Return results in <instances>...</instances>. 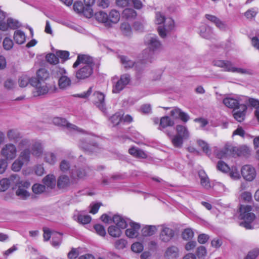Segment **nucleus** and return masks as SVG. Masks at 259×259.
<instances>
[{"label": "nucleus", "instance_id": "4be33fe9", "mask_svg": "<svg viewBox=\"0 0 259 259\" xmlns=\"http://www.w3.org/2000/svg\"><path fill=\"white\" fill-rule=\"evenodd\" d=\"M232 151V147L226 144L223 148L215 152L216 156L220 159L224 158L230 155Z\"/></svg>", "mask_w": 259, "mask_h": 259}, {"label": "nucleus", "instance_id": "f257e3e1", "mask_svg": "<svg viewBox=\"0 0 259 259\" xmlns=\"http://www.w3.org/2000/svg\"><path fill=\"white\" fill-rule=\"evenodd\" d=\"M155 23L157 25L163 24V26H159L157 28L158 34L161 38H165L175 26L174 21L171 18H165L163 14L159 12L155 14Z\"/></svg>", "mask_w": 259, "mask_h": 259}, {"label": "nucleus", "instance_id": "473e14b6", "mask_svg": "<svg viewBox=\"0 0 259 259\" xmlns=\"http://www.w3.org/2000/svg\"><path fill=\"white\" fill-rule=\"evenodd\" d=\"M157 230V227L153 225H147L144 227L141 233L144 236H151L153 235Z\"/></svg>", "mask_w": 259, "mask_h": 259}, {"label": "nucleus", "instance_id": "a211bd4d", "mask_svg": "<svg viewBox=\"0 0 259 259\" xmlns=\"http://www.w3.org/2000/svg\"><path fill=\"white\" fill-rule=\"evenodd\" d=\"M112 221L117 227L121 229H123L127 227V224H128L131 220L125 219L121 215L116 214L113 217Z\"/></svg>", "mask_w": 259, "mask_h": 259}, {"label": "nucleus", "instance_id": "37998d69", "mask_svg": "<svg viewBox=\"0 0 259 259\" xmlns=\"http://www.w3.org/2000/svg\"><path fill=\"white\" fill-rule=\"evenodd\" d=\"M137 15L136 11L132 8H126L122 12V17L128 20L135 19Z\"/></svg>", "mask_w": 259, "mask_h": 259}, {"label": "nucleus", "instance_id": "3c124183", "mask_svg": "<svg viewBox=\"0 0 259 259\" xmlns=\"http://www.w3.org/2000/svg\"><path fill=\"white\" fill-rule=\"evenodd\" d=\"M122 113H116L111 117L110 121L114 125H118L120 122H122Z\"/></svg>", "mask_w": 259, "mask_h": 259}, {"label": "nucleus", "instance_id": "bb28decb", "mask_svg": "<svg viewBox=\"0 0 259 259\" xmlns=\"http://www.w3.org/2000/svg\"><path fill=\"white\" fill-rule=\"evenodd\" d=\"M199 177L200 180L201 185L206 189L211 188L209 180L206 174L203 170H200L198 172Z\"/></svg>", "mask_w": 259, "mask_h": 259}, {"label": "nucleus", "instance_id": "4d7b16f0", "mask_svg": "<svg viewBox=\"0 0 259 259\" xmlns=\"http://www.w3.org/2000/svg\"><path fill=\"white\" fill-rule=\"evenodd\" d=\"M182 238L186 240L191 239L194 236V232L192 229L187 228L184 230L182 234Z\"/></svg>", "mask_w": 259, "mask_h": 259}, {"label": "nucleus", "instance_id": "c9c22d12", "mask_svg": "<svg viewBox=\"0 0 259 259\" xmlns=\"http://www.w3.org/2000/svg\"><path fill=\"white\" fill-rule=\"evenodd\" d=\"M14 39L18 44H23L26 40L25 33L20 30H16L14 34Z\"/></svg>", "mask_w": 259, "mask_h": 259}, {"label": "nucleus", "instance_id": "aec40b11", "mask_svg": "<svg viewBox=\"0 0 259 259\" xmlns=\"http://www.w3.org/2000/svg\"><path fill=\"white\" fill-rule=\"evenodd\" d=\"M120 16L119 12L115 9L112 10L108 15L107 26L111 27L112 24L117 23L120 20Z\"/></svg>", "mask_w": 259, "mask_h": 259}, {"label": "nucleus", "instance_id": "680f3d73", "mask_svg": "<svg viewBox=\"0 0 259 259\" xmlns=\"http://www.w3.org/2000/svg\"><path fill=\"white\" fill-rule=\"evenodd\" d=\"M47 62L52 64H57L59 63V59L57 55L54 54H49L46 56Z\"/></svg>", "mask_w": 259, "mask_h": 259}, {"label": "nucleus", "instance_id": "603ef678", "mask_svg": "<svg viewBox=\"0 0 259 259\" xmlns=\"http://www.w3.org/2000/svg\"><path fill=\"white\" fill-rule=\"evenodd\" d=\"M32 191L36 194H39L44 192L46 190L45 185L40 184H35L32 187Z\"/></svg>", "mask_w": 259, "mask_h": 259}, {"label": "nucleus", "instance_id": "f3484780", "mask_svg": "<svg viewBox=\"0 0 259 259\" xmlns=\"http://www.w3.org/2000/svg\"><path fill=\"white\" fill-rule=\"evenodd\" d=\"M53 122L54 124L58 126H67V128L76 131L77 132H81V130L78 128L75 125L68 123L66 120L64 118L56 117H54L53 119Z\"/></svg>", "mask_w": 259, "mask_h": 259}, {"label": "nucleus", "instance_id": "0e129e2a", "mask_svg": "<svg viewBox=\"0 0 259 259\" xmlns=\"http://www.w3.org/2000/svg\"><path fill=\"white\" fill-rule=\"evenodd\" d=\"M126 85L122 83L119 80L113 86L112 92L113 93H118L122 91Z\"/></svg>", "mask_w": 259, "mask_h": 259}, {"label": "nucleus", "instance_id": "cd10ccee", "mask_svg": "<svg viewBox=\"0 0 259 259\" xmlns=\"http://www.w3.org/2000/svg\"><path fill=\"white\" fill-rule=\"evenodd\" d=\"M167 259H175L179 256V249L175 246L168 247L164 254Z\"/></svg>", "mask_w": 259, "mask_h": 259}, {"label": "nucleus", "instance_id": "6ab92c4d", "mask_svg": "<svg viewBox=\"0 0 259 259\" xmlns=\"http://www.w3.org/2000/svg\"><path fill=\"white\" fill-rule=\"evenodd\" d=\"M19 180V178L17 175H13L11 176L10 179L5 178L0 181V191L4 192L7 190L10 185V181L14 182L16 180V182Z\"/></svg>", "mask_w": 259, "mask_h": 259}, {"label": "nucleus", "instance_id": "052dcab7", "mask_svg": "<svg viewBox=\"0 0 259 259\" xmlns=\"http://www.w3.org/2000/svg\"><path fill=\"white\" fill-rule=\"evenodd\" d=\"M24 164L21 161L17 158L12 164V170L14 171H19Z\"/></svg>", "mask_w": 259, "mask_h": 259}, {"label": "nucleus", "instance_id": "c85d7f7f", "mask_svg": "<svg viewBox=\"0 0 259 259\" xmlns=\"http://www.w3.org/2000/svg\"><path fill=\"white\" fill-rule=\"evenodd\" d=\"M44 161L48 164L53 165L57 161V155L52 152H47L44 155Z\"/></svg>", "mask_w": 259, "mask_h": 259}, {"label": "nucleus", "instance_id": "2eb2a0df", "mask_svg": "<svg viewBox=\"0 0 259 259\" xmlns=\"http://www.w3.org/2000/svg\"><path fill=\"white\" fill-rule=\"evenodd\" d=\"M21 26L20 23L16 20L10 18L7 19V23L2 21L0 23V30L2 31H6L8 28L15 29Z\"/></svg>", "mask_w": 259, "mask_h": 259}, {"label": "nucleus", "instance_id": "f03ea898", "mask_svg": "<svg viewBox=\"0 0 259 259\" xmlns=\"http://www.w3.org/2000/svg\"><path fill=\"white\" fill-rule=\"evenodd\" d=\"M145 44L147 49L143 52V58L146 60H150L156 51L162 48V44L158 37L155 35L147 36L145 39Z\"/></svg>", "mask_w": 259, "mask_h": 259}, {"label": "nucleus", "instance_id": "ddd939ff", "mask_svg": "<svg viewBox=\"0 0 259 259\" xmlns=\"http://www.w3.org/2000/svg\"><path fill=\"white\" fill-rule=\"evenodd\" d=\"M93 72V67L90 65L80 66L76 72V77L78 79H84L90 77Z\"/></svg>", "mask_w": 259, "mask_h": 259}, {"label": "nucleus", "instance_id": "2f4dec72", "mask_svg": "<svg viewBox=\"0 0 259 259\" xmlns=\"http://www.w3.org/2000/svg\"><path fill=\"white\" fill-rule=\"evenodd\" d=\"M205 17L207 20L214 23L219 29H224L226 28V25L215 16L206 14Z\"/></svg>", "mask_w": 259, "mask_h": 259}, {"label": "nucleus", "instance_id": "ea45409f", "mask_svg": "<svg viewBox=\"0 0 259 259\" xmlns=\"http://www.w3.org/2000/svg\"><path fill=\"white\" fill-rule=\"evenodd\" d=\"M200 35L206 39H211L213 36V32L209 27L202 26L200 31Z\"/></svg>", "mask_w": 259, "mask_h": 259}, {"label": "nucleus", "instance_id": "bf43d9fd", "mask_svg": "<svg viewBox=\"0 0 259 259\" xmlns=\"http://www.w3.org/2000/svg\"><path fill=\"white\" fill-rule=\"evenodd\" d=\"M30 145L31 142L29 140L27 139H23L19 142L18 147L20 149H28V147Z\"/></svg>", "mask_w": 259, "mask_h": 259}, {"label": "nucleus", "instance_id": "412c9836", "mask_svg": "<svg viewBox=\"0 0 259 259\" xmlns=\"http://www.w3.org/2000/svg\"><path fill=\"white\" fill-rule=\"evenodd\" d=\"M57 187L60 189L69 187L71 184V181L68 176L62 175L60 176L57 180Z\"/></svg>", "mask_w": 259, "mask_h": 259}, {"label": "nucleus", "instance_id": "79ce46f5", "mask_svg": "<svg viewBox=\"0 0 259 259\" xmlns=\"http://www.w3.org/2000/svg\"><path fill=\"white\" fill-rule=\"evenodd\" d=\"M108 232L110 236L115 238L119 237L122 234L121 229L112 225L108 228Z\"/></svg>", "mask_w": 259, "mask_h": 259}, {"label": "nucleus", "instance_id": "7c9ffc66", "mask_svg": "<svg viewBox=\"0 0 259 259\" xmlns=\"http://www.w3.org/2000/svg\"><path fill=\"white\" fill-rule=\"evenodd\" d=\"M174 124V121L169 116H165L161 118L158 128L162 130L168 126H172Z\"/></svg>", "mask_w": 259, "mask_h": 259}, {"label": "nucleus", "instance_id": "de8ad7c7", "mask_svg": "<svg viewBox=\"0 0 259 259\" xmlns=\"http://www.w3.org/2000/svg\"><path fill=\"white\" fill-rule=\"evenodd\" d=\"M197 143L199 146L201 147L202 151L207 155L210 156L211 154V149L209 145L204 141L202 140H198Z\"/></svg>", "mask_w": 259, "mask_h": 259}, {"label": "nucleus", "instance_id": "69168bd1", "mask_svg": "<svg viewBox=\"0 0 259 259\" xmlns=\"http://www.w3.org/2000/svg\"><path fill=\"white\" fill-rule=\"evenodd\" d=\"M143 244L138 242L133 243L131 246L132 250L136 253L141 252L143 251Z\"/></svg>", "mask_w": 259, "mask_h": 259}, {"label": "nucleus", "instance_id": "f704fd0d", "mask_svg": "<svg viewBox=\"0 0 259 259\" xmlns=\"http://www.w3.org/2000/svg\"><path fill=\"white\" fill-rule=\"evenodd\" d=\"M128 152L136 158H146L147 157V155L144 151L135 147L130 148Z\"/></svg>", "mask_w": 259, "mask_h": 259}, {"label": "nucleus", "instance_id": "c756f323", "mask_svg": "<svg viewBox=\"0 0 259 259\" xmlns=\"http://www.w3.org/2000/svg\"><path fill=\"white\" fill-rule=\"evenodd\" d=\"M176 135L181 137L185 140L188 139L189 137L190 134L187 128L182 125H178L176 126Z\"/></svg>", "mask_w": 259, "mask_h": 259}, {"label": "nucleus", "instance_id": "6e6552de", "mask_svg": "<svg viewBox=\"0 0 259 259\" xmlns=\"http://www.w3.org/2000/svg\"><path fill=\"white\" fill-rule=\"evenodd\" d=\"M18 181L17 182H16L18 187L16 194L20 198L26 199L30 195L29 192L27 191V189L30 187V184L28 181H21L18 183Z\"/></svg>", "mask_w": 259, "mask_h": 259}, {"label": "nucleus", "instance_id": "338daca9", "mask_svg": "<svg viewBox=\"0 0 259 259\" xmlns=\"http://www.w3.org/2000/svg\"><path fill=\"white\" fill-rule=\"evenodd\" d=\"M13 42L12 40L8 37H6L3 41L4 48L6 50H11L13 47Z\"/></svg>", "mask_w": 259, "mask_h": 259}, {"label": "nucleus", "instance_id": "dca6fc26", "mask_svg": "<svg viewBox=\"0 0 259 259\" xmlns=\"http://www.w3.org/2000/svg\"><path fill=\"white\" fill-rule=\"evenodd\" d=\"M128 224L130 228L125 231L126 236L131 238L136 237L138 235V232L141 227L140 225L132 221Z\"/></svg>", "mask_w": 259, "mask_h": 259}, {"label": "nucleus", "instance_id": "864d4df0", "mask_svg": "<svg viewBox=\"0 0 259 259\" xmlns=\"http://www.w3.org/2000/svg\"><path fill=\"white\" fill-rule=\"evenodd\" d=\"M127 241L124 239H119L116 240L114 243V246L117 249H123L126 247Z\"/></svg>", "mask_w": 259, "mask_h": 259}, {"label": "nucleus", "instance_id": "9b49d317", "mask_svg": "<svg viewBox=\"0 0 259 259\" xmlns=\"http://www.w3.org/2000/svg\"><path fill=\"white\" fill-rule=\"evenodd\" d=\"M160 227H161V231L159 234L160 239L164 242L169 241L174 236V231L164 225H161Z\"/></svg>", "mask_w": 259, "mask_h": 259}, {"label": "nucleus", "instance_id": "a19ab883", "mask_svg": "<svg viewBox=\"0 0 259 259\" xmlns=\"http://www.w3.org/2000/svg\"><path fill=\"white\" fill-rule=\"evenodd\" d=\"M184 139L176 135L171 136V142L175 148L180 149L183 147Z\"/></svg>", "mask_w": 259, "mask_h": 259}, {"label": "nucleus", "instance_id": "13d9d810", "mask_svg": "<svg viewBox=\"0 0 259 259\" xmlns=\"http://www.w3.org/2000/svg\"><path fill=\"white\" fill-rule=\"evenodd\" d=\"M77 221L82 224H87L91 222V217L89 215L79 214L77 216Z\"/></svg>", "mask_w": 259, "mask_h": 259}, {"label": "nucleus", "instance_id": "58836bf2", "mask_svg": "<svg viewBox=\"0 0 259 259\" xmlns=\"http://www.w3.org/2000/svg\"><path fill=\"white\" fill-rule=\"evenodd\" d=\"M32 78L26 74L22 75L18 79V82L19 87L21 88L26 87L29 83L31 85Z\"/></svg>", "mask_w": 259, "mask_h": 259}, {"label": "nucleus", "instance_id": "e433bc0d", "mask_svg": "<svg viewBox=\"0 0 259 259\" xmlns=\"http://www.w3.org/2000/svg\"><path fill=\"white\" fill-rule=\"evenodd\" d=\"M88 175V171L84 169L78 168L71 171V177L73 179H83Z\"/></svg>", "mask_w": 259, "mask_h": 259}, {"label": "nucleus", "instance_id": "393cba45", "mask_svg": "<svg viewBox=\"0 0 259 259\" xmlns=\"http://www.w3.org/2000/svg\"><path fill=\"white\" fill-rule=\"evenodd\" d=\"M223 103L228 108L235 109L239 107V99L226 97L223 99Z\"/></svg>", "mask_w": 259, "mask_h": 259}, {"label": "nucleus", "instance_id": "c03bdc74", "mask_svg": "<svg viewBox=\"0 0 259 259\" xmlns=\"http://www.w3.org/2000/svg\"><path fill=\"white\" fill-rule=\"evenodd\" d=\"M95 16L98 21L104 23L106 26H107L108 14L106 13L103 11H100L96 13Z\"/></svg>", "mask_w": 259, "mask_h": 259}, {"label": "nucleus", "instance_id": "a18cd8bd", "mask_svg": "<svg viewBox=\"0 0 259 259\" xmlns=\"http://www.w3.org/2000/svg\"><path fill=\"white\" fill-rule=\"evenodd\" d=\"M49 71L45 69L41 68L39 69L37 72V79L40 80V81H42L47 79L49 77Z\"/></svg>", "mask_w": 259, "mask_h": 259}, {"label": "nucleus", "instance_id": "9d476101", "mask_svg": "<svg viewBox=\"0 0 259 259\" xmlns=\"http://www.w3.org/2000/svg\"><path fill=\"white\" fill-rule=\"evenodd\" d=\"M92 102L100 110L104 111L106 109L105 95L100 92H95L92 96Z\"/></svg>", "mask_w": 259, "mask_h": 259}, {"label": "nucleus", "instance_id": "7ed1b4c3", "mask_svg": "<svg viewBox=\"0 0 259 259\" xmlns=\"http://www.w3.org/2000/svg\"><path fill=\"white\" fill-rule=\"evenodd\" d=\"M251 210L252 207L248 205H241L239 208V219L243 220L240 223V226L244 227L246 229L253 228L251 224L255 220V215L251 212Z\"/></svg>", "mask_w": 259, "mask_h": 259}, {"label": "nucleus", "instance_id": "a878e982", "mask_svg": "<svg viewBox=\"0 0 259 259\" xmlns=\"http://www.w3.org/2000/svg\"><path fill=\"white\" fill-rule=\"evenodd\" d=\"M43 183L45 187L47 186L50 189H54L56 185V179L54 175L49 174L43 179Z\"/></svg>", "mask_w": 259, "mask_h": 259}, {"label": "nucleus", "instance_id": "09e8293b", "mask_svg": "<svg viewBox=\"0 0 259 259\" xmlns=\"http://www.w3.org/2000/svg\"><path fill=\"white\" fill-rule=\"evenodd\" d=\"M120 29L122 34L125 36H130L132 33L131 26L127 23H122L120 26Z\"/></svg>", "mask_w": 259, "mask_h": 259}, {"label": "nucleus", "instance_id": "49530a36", "mask_svg": "<svg viewBox=\"0 0 259 259\" xmlns=\"http://www.w3.org/2000/svg\"><path fill=\"white\" fill-rule=\"evenodd\" d=\"M119 58L120 59V62L123 65L124 68H131L134 66L135 64V62L134 61L130 60L128 57L126 56H119Z\"/></svg>", "mask_w": 259, "mask_h": 259}, {"label": "nucleus", "instance_id": "4c0bfd02", "mask_svg": "<svg viewBox=\"0 0 259 259\" xmlns=\"http://www.w3.org/2000/svg\"><path fill=\"white\" fill-rule=\"evenodd\" d=\"M30 153L31 152L29 149H24L20 152L18 158L24 164H27L30 161Z\"/></svg>", "mask_w": 259, "mask_h": 259}, {"label": "nucleus", "instance_id": "39448f33", "mask_svg": "<svg viewBox=\"0 0 259 259\" xmlns=\"http://www.w3.org/2000/svg\"><path fill=\"white\" fill-rule=\"evenodd\" d=\"M214 65L223 68L224 71L236 72L239 74H247L249 72L246 69L234 67L232 63L229 61H215L214 62Z\"/></svg>", "mask_w": 259, "mask_h": 259}, {"label": "nucleus", "instance_id": "e2e57ef3", "mask_svg": "<svg viewBox=\"0 0 259 259\" xmlns=\"http://www.w3.org/2000/svg\"><path fill=\"white\" fill-rule=\"evenodd\" d=\"M217 168L223 172H227L230 170L229 166L223 161H219L218 162Z\"/></svg>", "mask_w": 259, "mask_h": 259}, {"label": "nucleus", "instance_id": "423d86ee", "mask_svg": "<svg viewBox=\"0 0 259 259\" xmlns=\"http://www.w3.org/2000/svg\"><path fill=\"white\" fill-rule=\"evenodd\" d=\"M31 85L34 87L32 94L34 97L45 95L49 91V88L47 83L44 81L37 80L36 78H32Z\"/></svg>", "mask_w": 259, "mask_h": 259}, {"label": "nucleus", "instance_id": "8fccbe9b", "mask_svg": "<svg viewBox=\"0 0 259 259\" xmlns=\"http://www.w3.org/2000/svg\"><path fill=\"white\" fill-rule=\"evenodd\" d=\"M62 235L58 232L53 233L52 244L54 247L58 246L61 242Z\"/></svg>", "mask_w": 259, "mask_h": 259}, {"label": "nucleus", "instance_id": "20e7f679", "mask_svg": "<svg viewBox=\"0 0 259 259\" xmlns=\"http://www.w3.org/2000/svg\"><path fill=\"white\" fill-rule=\"evenodd\" d=\"M53 71L58 78V85L59 89L61 90L68 89L71 85L72 81L67 75L66 70L63 68L56 67Z\"/></svg>", "mask_w": 259, "mask_h": 259}, {"label": "nucleus", "instance_id": "5fc2aeb1", "mask_svg": "<svg viewBox=\"0 0 259 259\" xmlns=\"http://www.w3.org/2000/svg\"><path fill=\"white\" fill-rule=\"evenodd\" d=\"M259 255V248H255L250 250L244 259H256Z\"/></svg>", "mask_w": 259, "mask_h": 259}, {"label": "nucleus", "instance_id": "5701e85b", "mask_svg": "<svg viewBox=\"0 0 259 259\" xmlns=\"http://www.w3.org/2000/svg\"><path fill=\"white\" fill-rule=\"evenodd\" d=\"M44 147L40 142L37 141L32 144L30 152L35 157H40L43 153Z\"/></svg>", "mask_w": 259, "mask_h": 259}, {"label": "nucleus", "instance_id": "72a5a7b5", "mask_svg": "<svg viewBox=\"0 0 259 259\" xmlns=\"http://www.w3.org/2000/svg\"><path fill=\"white\" fill-rule=\"evenodd\" d=\"M7 136L9 141H16L21 137V134L17 129H10L7 133Z\"/></svg>", "mask_w": 259, "mask_h": 259}, {"label": "nucleus", "instance_id": "6e6d98bb", "mask_svg": "<svg viewBox=\"0 0 259 259\" xmlns=\"http://www.w3.org/2000/svg\"><path fill=\"white\" fill-rule=\"evenodd\" d=\"M4 87L8 90H13L16 86L15 80L11 78H8L4 82Z\"/></svg>", "mask_w": 259, "mask_h": 259}, {"label": "nucleus", "instance_id": "774afa93", "mask_svg": "<svg viewBox=\"0 0 259 259\" xmlns=\"http://www.w3.org/2000/svg\"><path fill=\"white\" fill-rule=\"evenodd\" d=\"M94 229L96 230V233L101 236H105L106 234V230L104 227L101 225L97 224L94 226Z\"/></svg>", "mask_w": 259, "mask_h": 259}, {"label": "nucleus", "instance_id": "4468645a", "mask_svg": "<svg viewBox=\"0 0 259 259\" xmlns=\"http://www.w3.org/2000/svg\"><path fill=\"white\" fill-rule=\"evenodd\" d=\"M73 10L77 13H82L87 17H91L93 14L92 8H85L81 2H75L73 6Z\"/></svg>", "mask_w": 259, "mask_h": 259}, {"label": "nucleus", "instance_id": "1a4fd4ad", "mask_svg": "<svg viewBox=\"0 0 259 259\" xmlns=\"http://www.w3.org/2000/svg\"><path fill=\"white\" fill-rule=\"evenodd\" d=\"M242 177L247 181H252L256 177L255 168L250 165H245L241 169Z\"/></svg>", "mask_w": 259, "mask_h": 259}, {"label": "nucleus", "instance_id": "f8f14e48", "mask_svg": "<svg viewBox=\"0 0 259 259\" xmlns=\"http://www.w3.org/2000/svg\"><path fill=\"white\" fill-rule=\"evenodd\" d=\"M79 65H81V66L90 65L92 67H94L93 59L87 55H78L76 61L73 65V67L76 68Z\"/></svg>", "mask_w": 259, "mask_h": 259}, {"label": "nucleus", "instance_id": "b1692460", "mask_svg": "<svg viewBox=\"0 0 259 259\" xmlns=\"http://www.w3.org/2000/svg\"><path fill=\"white\" fill-rule=\"evenodd\" d=\"M239 107L240 109L239 110L234 111L233 116L238 122H242L244 119L247 107L246 105L242 104L240 105Z\"/></svg>", "mask_w": 259, "mask_h": 259}, {"label": "nucleus", "instance_id": "0eeeda50", "mask_svg": "<svg viewBox=\"0 0 259 259\" xmlns=\"http://www.w3.org/2000/svg\"><path fill=\"white\" fill-rule=\"evenodd\" d=\"M17 147L12 143L5 144L1 150V155L7 160H12L17 156Z\"/></svg>", "mask_w": 259, "mask_h": 259}]
</instances>
